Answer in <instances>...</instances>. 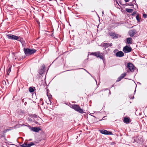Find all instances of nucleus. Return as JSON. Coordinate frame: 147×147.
Masks as SVG:
<instances>
[{"label":"nucleus","instance_id":"f257e3e1","mask_svg":"<svg viewBox=\"0 0 147 147\" xmlns=\"http://www.w3.org/2000/svg\"><path fill=\"white\" fill-rule=\"evenodd\" d=\"M24 51L25 55L27 56L32 55L36 51V50L34 49H30L25 48H24Z\"/></svg>","mask_w":147,"mask_h":147},{"label":"nucleus","instance_id":"f03ea898","mask_svg":"<svg viewBox=\"0 0 147 147\" xmlns=\"http://www.w3.org/2000/svg\"><path fill=\"white\" fill-rule=\"evenodd\" d=\"M70 107L80 113H83L84 112L83 109L78 105H73L71 106Z\"/></svg>","mask_w":147,"mask_h":147},{"label":"nucleus","instance_id":"7ed1b4c3","mask_svg":"<svg viewBox=\"0 0 147 147\" xmlns=\"http://www.w3.org/2000/svg\"><path fill=\"white\" fill-rule=\"evenodd\" d=\"M127 68L130 71L133 72L134 71L135 67L133 64L131 63H128L127 64Z\"/></svg>","mask_w":147,"mask_h":147},{"label":"nucleus","instance_id":"20e7f679","mask_svg":"<svg viewBox=\"0 0 147 147\" xmlns=\"http://www.w3.org/2000/svg\"><path fill=\"white\" fill-rule=\"evenodd\" d=\"M123 50L125 53H127L130 52L132 50V49L131 47L126 45L124 47Z\"/></svg>","mask_w":147,"mask_h":147},{"label":"nucleus","instance_id":"39448f33","mask_svg":"<svg viewBox=\"0 0 147 147\" xmlns=\"http://www.w3.org/2000/svg\"><path fill=\"white\" fill-rule=\"evenodd\" d=\"M34 145L35 144L32 142H31L30 144H27V142H25L23 144L20 145V146L22 147H30Z\"/></svg>","mask_w":147,"mask_h":147},{"label":"nucleus","instance_id":"423d86ee","mask_svg":"<svg viewBox=\"0 0 147 147\" xmlns=\"http://www.w3.org/2000/svg\"><path fill=\"white\" fill-rule=\"evenodd\" d=\"M109 34L113 39H116L118 38L119 35L117 34H116L115 32H110Z\"/></svg>","mask_w":147,"mask_h":147},{"label":"nucleus","instance_id":"0eeeda50","mask_svg":"<svg viewBox=\"0 0 147 147\" xmlns=\"http://www.w3.org/2000/svg\"><path fill=\"white\" fill-rule=\"evenodd\" d=\"M45 68V65L44 64H42L41 66L40 69L39 70L38 72L39 74L42 75L44 71V69Z\"/></svg>","mask_w":147,"mask_h":147},{"label":"nucleus","instance_id":"6e6552de","mask_svg":"<svg viewBox=\"0 0 147 147\" xmlns=\"http://www.w3.org/2000/svg\"><path fill=\"white\" fill-rule=\"evenodd\" d=\"M30 129L32 131L36 132H38L39 131L41 130V129L38 127H30Z\"/></svg>","mask_w":147,"mask_h":147},{"label":"nucleus","instance_id":"1a4fd4ad","mask_svg":"<svg viewBox=\"0 0 147 147\" xmlns=\"http://www.w3.org/2000/svg\"><path fill=\"white\" fill-rule=\"evenodd\" d=\"M136 33V30L134 29L130 30L128 32V34L130 36L132 37L134 36Z\"/></svg>","mask_w":147,"mask_h":147},{"label":"nucleus","instance_id":"9d476101","mask_svg":"<svg viewBox=\"0 0 147 147\" xmlns=\"http://www.w3.org/2000/svg\"><path fill=\"white\" fill-rule=\"evenodd\" d=\"M124 55V53L122 51H119L116 54V56L117 57H121Z\"/></svg>","mask_w":147,"mask_h":147},{"label":"nucleus","instance_id":"9b49d317","mask_svg":"<svg viewBox=\"0 0 147 147\" xmlns=\"http://www.w3.org/2000/svg\"><path fill=\"white\" fill-rule=\"evenodd\" d=\"M7 36L8 38L9 39H16L17 36L14 35L12 34H9L7 35Z\"/></svg>","mask_w":147,"mask_h":147},{"label":"nucleus","instance_id":"f8f14e48","mask_svg":"<svg viewBox=\"0 0 147 147\" xmlns=\"http://www.w3.org/2000/svg\"><path fill=\"white\" fill-rule=\"evenodd\" d=\"M102 45L106 49L107 48L111 46H112V43H104Z\"/></svg>","mask_w":147,"mask_h":147},{"label":"nucleus","instance_id":"ddd939ff","mask_svg":"<svg viewBox=\"0 0 147 147\" xmlns=\"http://www.w3.org/2000/svg\"><path fill=\"white\" fill-rule=\"evenodd\" d=\"M123 122L126 123H128L130 122V119L129 118L125 117L124 118Z\"/></svg>","mask_w":147,"mask_h":147},{"label":"nucleus","instance_id":"4468645a","mask_svg":"<svg viewBox=\"0 0 147 147\" xmlns=\"http://www.w3.org/2000/svg\"><path fill=\"white\" fill-rule=\"evenodd\" d=\"M100 52L99 51H98L97 52H94V53H92L90 55H94L97 57H98V56L100 54Z\"/></svg>","mask_w":147,"mask_h":147},{"label":"nucleus","instance_id":"2eb2a0df","mask_svg":"<svg viewBox=\"0 0 147 147\" xmlns=\"http://www.w3.org/2000/svg\"><path fill=\"white\" fill-rule=\"evenodd\" d=\"M126 40L128 44H132V38H131L129 37L127 38Z\"/></svg>","mask_w":147,"mask_h":147},{"label":"nucleus","instance_id":"dca6fc26","mask_svg":"<svg viewBox=\"0 0 147 147\" xmlns=\"http://www.w3.org/2000/svg\"><path fill=\"white\" fill-rule=\"evenodd\" d=\"M16 39L15 40H18L19 41H20L22 42L23 41V38H22L20 37V36H17V38H16Z\"/></svg>","mask_w":147,"mask_h":147},{"label":"nucleus","instance_id":"f3484780","mask_svg":"<svg viewBox=\"0 0 147 147\" xmlns=\"http://www.w3.org/2000/svg\"><path fill=\"white\" fill-rule=\"evenodd\" d=\"M125 11L128 13H131L133 11V9H131L126 8Z\"/></svg>","mask_w":147,"mask_h":147},{"label":"nucleus","instance_id":"a211bd4d","mask_svg":"<svg viewBox=\"0 0 147 147\" xmlns=\"http://www.w3.org/2000/svg\"><path fill=\"white\" fill-rule=\"evenodd\" d=\"M100 132L102 134L107 135V132H108V131L106 130L103 129L101 130Z\"/></svg>","mask_w":147,"mask_h":147},{"label":"nucleus","instance_id":"6ab92c4d","mask_svg":"<svg viewBox=\"0 0 147 147\" xmlns=\"http://www.w3.org/2000/svg\"><path fill=\"white\" fill-rule=\"evenodd\" d=\"M98 57L99 58L101 59H102V60H103L104 59V57L103 56V54L102 53H101V55H100V54L99 55Z\"/></svg>","mask_w":147,"mask_h":147},{"label":"nucleus","instance_id":"aec40b11","mask_svg":"<svg viewBox=\"0 0 147 147\" xmlns=\"http://www.w3.org/2000/svg\"><path fill=\"white\" fill-rule=\"evenodd\" d=\"M29 91L31 93L33 92L34 91V88L30 87L29 89Z\"/></svg>","mask_w":147,"mask_h":147},{"label":"nucleus","instance_id":"412c9836","mask_svg":"<svg viewBox=\"0 0 147 147\" xmlns=\"http://www.w3.org/2000/svg\"><path fill=\"white\" fill-rule=\"evenodd\" d=\"M126 74L125 73H123V74H122L120 77L122 79L125 76H126Z\"/></svg>","mask_w":147,"mask_h":147},{"label":"nucleus","instance_id":"4be33fe9","mask_svg":"<svg viewBox=\"0 0 147 147\" xmlns=\"http://www.w3.org/2000/svg\"><path fill=\"white\" fill-rule=\"evenodd\" d=\"M139 15L138 14H137V15L136 16V20H137V21L138 22H139L140 21V20L139 18Z\"/></svg>","mask_w":147,"mask_h":147},{"label":"nucleus","instance_id":"5701e85b","mask_svg":"<svg viewBox=\"0 0 147 147\" xmlns=\"http://www.w3.org/2000/svg\"><path fill=\"white\" fill-rule=\"evenodd\" d=\"M11 68L10 67L8 69V70L7 71V74L9 75V72L11 71Z\"/></svg>","mask_w":147,"mask_h":147},{"label":"nucleus","instance_id":"b1692460","mask_svg":"<svg viewBox=\"0 0 147 147\" xmlns=\"http://www.w3.org/2000/svg\"><path fill=\"white\" fill-rule=\"evenodd\" d=\"M122 78L120 76L116 80L117 82H118L120 81Z\"/></svg>","mask_w":147,"mask_h":147},{"label":"nucleus","instance_id":"393cba45","mask_svg":"<svg viewBox=\"0 0 147 147\" xmlns=\"http://www.w3.org/2000/svg\"><path fill=\"white\" fill-rule=\"evenodd\" d=\"M137 12L136 11H134L131 14V15L132 16H134L136 14Z\"/></svg>","mask_w":147,"mask_h":147},{"label":"nucleus","instance_id":"a878e982","mask_svg":"<svg viewBox=\"0 0 147 147\" xmlns=\"http://www.w3.org/2000/svg\"><path fill=\"white\" fill-rule=\"evenodd\" d=\"M112 133L109 131H108V132H107V135H112Z\"/></svg>","mask_w":147,"mask_h":147},{"label":"nucleus","instance_id":"bb28decb","mask_svg":"<svg viewBox=\"0 0 147 147\" xmlns=\"http://www.w3.org/2000/svg\"><path fill=\"white\" fill-rule=\"evenodd\" d=\"M143 16L144 18H146L147 17V15L145 13L143 14Z\"/></svg>","mask_w":147,"mask_h":147},{"label":"nucleus","instance_id":"cd10ccee","mask_svg":"<svg viewBox=\"0 0 147 147\" xmlns=\"http://www.w3.org/2000/svg\"><path fill=\"white\" fill-rule=\"evenodd\" d=\"M134 96H132V95H130L129 98L130 99H133L134 98Z\"/></svg>","mask_w":147,"mask_h":147},{"label":"nucleus","instance_id":"c85d7f7f","mask_svg":"<svg viewBox=\"0 0 147 147\" xmlns=\"http://www.w3.org/2000/svg\"><path fill=\"white\" fill-rule=\"evenodd\" d=\"M28 120L30 121H32V120L31 118H29L28 119Z\"/></svg>","mask_w":147,"mask_h":147},{"label":"nucleus","instance_id":"c756f323","mask_svg":"<svg viewBox=\"0 0 147 147\" xmlns=\"http://www.w3.org/2000/svg\"><path fill=\"white\" fill-rule=\"evenodd\" d=\"M124 1L126 2H129V0H124Z\"/></svg>","mask_w":147,"mask_h":147},{"label":"nucleus","instance_id":"7c9ffc66","mask_svg":"<svg viewBox=\"0 0 147 147\" xmlns=\"http://www.w3.org/2000/svg\"><path fill=\"white\" fill-rule=\"evenodd\" d=\"M27 104V103L26 102H25L24 103V104L25 105H26Z\"/></svg>","mask_w":147,"mask_h":147},{"label":"nucleus","instance_id":"2f4dec72","mask_svg":"<svg viewBox=\"0 0 147 147\" xmlns=\"http://www.w3.org/2000/svg\"><path fill=\"white\" fill-rule=\"evenodd\" d=\"M22 101L23 102H24V99H23L22 100Z\"/></svg>","mask_w":147,"mask_h":147},{"label":"nucleus","instance_id":"473e14b6","mask_svg":"<svg viewBox=\"0 0 147 147\" xmlns=\"http://www.w3.org/2000/svg\"><path fill=\"white\" fill-rule=\"evenodd\" d=\"M109 94H111V92L110 91H109Z\"/></svg>","mask_w":147,"mask_h":147},{"label":"nucleus","instance_id":"72a5a7b5","mask_svg":"<svg viewBox=\"0 0 147 147\" xmlns=\"http://www.w3.org/2000/svg\"><path fill=\"white\" fill-rule=\"evenodd\" d=\"M32 139H30L28 141H32Z\"/></svg>","mask_w":147,"mask_h":147},{"label":"nucleus","instance_id":"f704fd0d","mask_svg":"<svg viewBox=\"0 0 147 147\" xmlns=\"http://www.w3.org/2000/svg\"><path fill=\"white\" fill-rule=\"evenodd\" d=\"M34 115H32V117H33V116H34Z\"/></svg>","mask_w":147,"mask_h":147},{"label":"nucleus","instance_id":"c9c22d12","mask_svg":"<svg viewBox=\"0 0 147 147\" xmlns=\"http://www.w3.org/2000/svg\"><path fill=\"white\" fill-rule=\"evenodd\" d=\"M102 13L103 14V12H102Z\"/></svg>","mask_w":147,"mask_h":147},{"label":"nucleus","instance_id":"e433bc0d","mask_svg":"<svg viewBox=\"0 0 147 147\" xmlns=\"http://www.w3.org/2000/svg\"><path fill=\"white\" fill-rule=\"evenodd\" d=\"M35 117H36V116H35Z\"/></svg>","mask_w":147,"mask_h":147},{"label":"nucleus","instance_id":"4c0bfd02","mask_svg":"<svg viewBox=\"0 0 147 147\" xmlns=\"http://www.w3.org/2000/svg\"><path fill=\"white\" fill-rule=\"evenodd\" d=\"M133 1H135V0H133Z\"/></svg>","mask_w":147,"mask_h":147}]
</instances>
